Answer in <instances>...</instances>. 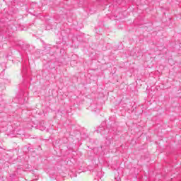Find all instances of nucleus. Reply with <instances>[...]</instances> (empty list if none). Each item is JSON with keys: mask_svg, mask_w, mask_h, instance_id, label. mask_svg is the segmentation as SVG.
Wrapping results in <instances>:
<instances>
[{"mask_svg": "<svg viewBox=\"0 0 181 181\" xmlns=\"http://www.w3.org/2000/svg\"><path fill=\"white\" fill-rule=\"evenodd\" d=\"M40 131H45V127L43 126H40Z\"/></svg>", "mask_w": 181, "mask_h": 181, "instance_id": "f257e3e1", "label": "nucleus"}]
</instances>
